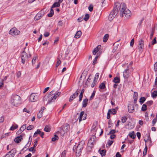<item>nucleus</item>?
Returning <instances> with one entry per match:
<instances>
[{
    "label": "nucleus",
    "mask_w": 157,
    "mask_h": 157,
    "mask_svg": "<svg viewBox=\"0 0 157 157\" xmlns=\"http://www.w3.org/2000/svg\"><path fill=\"white\" fill-rule=\"evenodd\" d=\"M114 7L117 10L118 12L120 11V14H123L122 13L126 10V5L124 3H121L120 4L118 2H117L115 3Z\"/></svg>",
    "instance_id": "f257e3e1"
},
{
    "label": "nucleus",
    "mask_w": 157,
    "mask_h": 157,
    "mask_svg": "<svg viewBox=\"0 0 157 157\" xmlns=\"http://www.w3.org/2000/svg\"><path fill=\"white\" fill-rule=\"evenodd\" d=\"M21 99L20 96L16 94L13 95L11 98V103L13 105L17 106L20 103Z\"/></svg>",
    "instance_id": "f03ea898"
},
{
    "label": "nucleus",
    "mask_w": 157,
    "mask_h": 157,
    "mask_svg": "<svg viewBox=\"0 0 157 157\" xmlns=\"http://www.w3.org/2000/svg\"><path fill=\"white\" fill-rule=\"evenodd\" d=\"M83 148V145L79 144H78L77 147L76 145L74 146L73 150L74 151L76 150V157H79L81 155Z\"/></svg>",
    "instance_id": "7ed1b4c3"
},
{
    "label": "nucleus",
    "mask_w": 157,
    "mask_h": 157,
    "mask_svg": "<svg viewBox=\"0 0 157 157\" xmlns=\"http://www.w3.org/2000/svg\"><path fill=\"white\" fill-rule=\"evenodd\" d=\"M52 95H51L50 93L47 96H45L43 98V101L44 102L47 101V104L53 102V99L52 97H53Z\"/></svg>",
    "instance_id": "20e7f679"
},
{
    "label": "nucleus",
    "mask_w": 157,
    "mask_h": 157,
    "mask_svg": "<svg viewBox=\"0 0 157 157\" xmlns=\"http://www.w3.org/2000/svg\"><path fill=\"white\" fill-rule=\"evenodd\" d=\"M117 13L118 11H117V10L115 8V7H114L113 10L112 11L109 15V20L110 21L112 20L117 14Z\"/></svg>",
    "instance_id": "39448f33"
},
{
    "label": "nucleus",
    "mask_w": 157,
    "mask_h": 157,
    "mask_svg": "<svg viewBox=\"0 0 157 157\" xmlns=\"http://www.w3.org/2000/svg\"><path fill=\"white\" fill-rule=\"evenodd\" d=\"M28 56L27 53L23 51L21 55V62L22 63L24 64L25 61H27Z\"/></svg>",
    "instance_id": "423d86ee"
},
{
    "label": "nucleus",
    "mask_w": 157,
    "mask_h": 157,
    "mask_svg": "<svg viewBox=\"0 0 157 157\" xmlns=\"http://www.w3.org/2000/svg\"><path fill=\"white\" fill-rule=\"evenodd\" d=\"M20 31L17 29L15 28H13L10 29L9 32V34L12 36L18 35L20 34Z\"/></svg>",
    "instance_id": "0eeeda50"
},
{
    "label": "nucleus",
    "mask_w": 157,
    "mask_h": 157,
    "mask_svg": "<svg viewBox=\"0 0 157 157\" xmlns=\"http://www.w3.org/2000/svg\"><path fill=\"white\" fill-rule=\"evenodd\" d=\"M80 91V90H79L78 89L75 93L73 94L72 95H71L69 99V101L70 102H71L73 99H75L76 98L78 95L79 92Z\"/></svg>",
    "instance_id": "6e6552de"
},
{
    "label": "nucleus",
    "mask_w": 157,
    "mask_h": 157,
    "mask_svg": "<svg viewBox=\"0 0 157 157\" xmlns=\"http://www.w3.org/2000/svg\"><path fill=\"white\" fill-rule=\"evenodd\" d=\"M37 95L35 94L32 93L30 95L29 100L31 102H35L37 100Z\"/></svg>",
    "instance_id": "1a4fd4ad"
},
{
    "label": "nucleus",
    "mask_w": 157,
    "mask_h": 157,
    "mask_svg": "<svg viewBox=\"0 0 157 157\" xmlns=\"http://www.w3.org/2000/svg\"><path fill=\"white\" fill-rule=\"evenodd\" d=\"M51 95H52L53 96L52 98L53 101L55 100V99L59 97V96L61 92H57L56 94H55V93L54 90H52L50 92Z\"/></svg>",
    "instance_id": "9d476101"
},
{
    "label": "nucleus",
    "mask_w": 157,
    "mask_h": 157,
    "mask_svg": "<svg viewBox=\"0 0 157 157\" xmlns=\"http://www.w3.org/2000/svg\"><path fill=\"white\" fill-rule=\"evenodd\" d=\"M44 12L43 10L40 11V13H38L35 16L34 19L35 21H37L40 19L44 15Z\"/></svg>",
    "instance_id": "9b49d317"
},
{
    "label": "nucleus",
    "mask_w": 157,
    "mask_h": 157,
    "mask_svg": "<svg viewBox=\"0 0 157 157\" xmlns=\"http://www.w3.org/2000/svg\"><path fill=\"white\" fill-rule=\"evenodd\" d=\"M123 14H120V16L123 17L125 16L126 17H128L130 16L131 14L130 11L128 10H126L124 11V12L122 13Z\"/></svg>",
    "instance_id": "f8f14e48"
},
{
    "label": "nucleus",
    "mask_w": 157,
    "mask_h": 157,
    "mask_svg": "<svg viewBox=\"0 0 157 157\" xmlns=\"http://www.w3.org/2000/svg\"><path fill=\"white\" fill-rule=\"evenodd\" d=\"M129 68L128 66H127V68L123 72V76L124 78H127L129 76Z\"/></svg>",
    "instance_id": "ddd939ff"
},
{
    "label": "nucleus",
    "mask_w": 157,
    "mask_h": 157,
    "mask_svg": "<svg viewBox=\"0 0 157 157\" xmlns=\"http://www.w3.org/2000/svg\"><path fill=\"white\" fill-rule=\"evenodd\" d=\"M86 114H85L84 111H82L79 118V122H80L82 120H85L86 119Z\"/></svg>",
    "instance_id": "4468645a"
},
{
    "label": "nucleus",
    "mask_w": 157,
    "mask_h": 157,
    "mask_svg": "<svg viewBox=\"0 0 157 157\" xmlns=\"http://www.w3.org/2000/svg\"><path fill=\"white\" fill-rule=\"evenodd\" d=\"M22 139V136H21V135H20L17 137L15 138L14 139V141L15 142L18 143L21 142Z\"/></svg>",
    "instance_id": "2eb2a0df"
},
{
    "label": "nucleus",
    "mask_w": 157,
    "mask_h": 157,
    "mask_svg": "<svg viewBox=\"0 0 157 157\" xmlns=\"http://www.w3.org/2000/svg\"><path fill=\"white\" fill-rule=\"evenodd\" d=\"M134 110V105L131 104H129L128 106V111L130 113L133 112Z\"/></svg>",
    "instance_id": "dca6fc26"
},
{
    "label": "nucleus",
    "mask_w": 157,
    "mask_h": 157,
    "mask_svg": "<svg viewBox=\"0 0 157 157\" xmlns=\"http://www.w3.org/2000/svg\"><path fill=\"white\" fill-rule=\"evenodd\" d=\"M101 46L100 45H99L96 48H95L93 51V54L94 55H96L97 53L99 51V49L101 48Z\"/></svg>",
    "instance_id": "f3484780"
},
{
    "label": "nucleus",
    "mask_w": 157,
    "mask_h": 157,
    "mask_svg": "<svg viewBox=\"0 0 157 157\" xmlns=\"http://www.w3.org/2000/svg\"><path fill=\"white\" fill-rule=\"evenodd\" d=\"M88 99L86 98L84 99L82 103V107L85 108L86 107L88 103Z\"/></svg>",
    "instance_id": "a211bd4d"
},
{
    "label": "nucleus",
    "mask_w": 157,
    "mask_h": 157,
    "mask_svg": "<svg viewBox=\"0 0 157 157\" xmlns=\"http://www.w3.org/2000/svg\"><path fill=\"white\" fill-rule=\"evenodd\" d=\"M69 128V126L68 124H66L65 126H64L62 130L64 132V134L66 133L68 130Z\"/></svg>",
    "instance_id": "6ab92c4d"
},
{
    "label": "nucleus",
    "mask_w": 157,
    "mask_h": 157,
    "mask_svg": "<svg viewBox=\"0 0 157 157\" xmlns=\"http://www.w3.org/2000/svg\"><path fill=\"white\" fill-rule=\"evenodd\" d=\"M82 34V32L81 31H78L75 35L74 37L76 39L78 38Z\"/></svg>",
    "instance_id": "aec40b11"
},
{
    "label": "nucleus",
    "mask_w": 157,
    "mask_h": 157,
    "mask_svg": "<svg viewBox=\"0 0 157 157\" xmlns=\"http://www.w3.org/2000/svg\"><path fill=\"white\" fill-rule=\"evenodd\" d=\"M113 81L116 83H118L120 82V78L117 77H116L114 78Z\"/></svg>",
    "instance_id": "412c9836"
},
{
    "label": "nucleus",
    "mask_w": 157,
    "mask_h": 157,
    "mask_svg": "<svg viewBox=\"0 0 157 157\" xmlns=\"http://www.w3.org/2000/svg\"><path fill=\"white\" fill-rule=\"evenodd\" d=\"M109 37V35L108 34H106L103 37V41L104 42H106Z\"/></svg>",
    "instance_id": "4be33fe9"
},
{
    "label": "nucleus",
    "mask_w": 157,
    "mask_h": 157,
    "mask_svg": "<svg viewBox=\"0 0 157 157\" xmlns=\"http://www.w3.org/2000/svg\"><path fill=\"white\" fill-rule=\"evenodd\" d=\"M94 141H93L92 142L91 139H90V140L88 141V145L90 147H92L94 145Z\"/></svg>",
    "instance_id": "5701e85b"
},
{
    "label": "nucleus",
    "mask_w": 157,
    "mask_h": 157,
    "mask_svg": "<svg viewBox=\"0 0 157 157\" xmlns=\"http://www.w3.org/2000/svg\"><path fill=\"white\" fill-rule=\"evenodd\" d=\"M51 128L50 126L48 125L45 126L44 130L47 132H49L50 131Z\"/></svg>",
    "instance_id": "b1692460"
},
{
    "label": "nucleus",
    "mask_w": 157,
    "mask_h": 157,
    "mask_svg": "<svg viewBox=\"0 0 157 157\" xmlns=\"http://www.w3.org/2000/svg\"><path fill=\"white\" fill-rule=\"evenodd\" d=\"M134 133V132L132 131L131 132H130L129 134L130 137L132 139H134L136 136L135 134Z\"/></svg>",
    "instance_id": "393cba45"
},
{
    "label": "nucleus",
    "mask_w": 157,
    "mask_h": 157,
    "mask_svg": "<svg viewBox=\"0 0 157 157\" xmlns=\"http://www.w3.org/2000/svg\"><path fill=\"white\" fill-rule=\"evenodd\" d=\"M40 132L41 131L39 129H37L36 131L34 133L33 136L34 137H36L38 134L40 135Z\"/></svg>",
    "instance_id": "a878e982"
},
{
    "label": "nucleus",
    "mask_w": 157,
    "mask_h": 157,
    "mask_svg": "<svg viewBox=\"0 0 157 157\" xmlns=\"http://www.w3.org/2000/svg\"><path fill=\"white\" fill-rule=\"evenodd\" d=\"M53 8H52L51 9L49 13L48 14V17H52L54 14V11L52 9Z\"/></svg>",
    "instance_id": "bb28decb"
},
{
    "label": "nucleus",
    "mask_w": 157,
    "mask_h": 157,
    "mask_svg": "<svg viewBox=\"0 0 157 157\" xmlns=\"http://www.w3.org/2000/svg\"><path fill=\"white\" fill-rule=\"evenodd\" d=\"M60 6V4L59 3L55 2L52 6V8H54L55 7H59Z\"/></svg>",
    "instance_id": "cd10ccee"
},
{
    "label": "nucleus",
    "mask_w": 157,
    "mask_h": 157,
    "mask_svg": "<svg viewBox=\"0 0 157 157\" xmlns=\"http://www.w3.org/2000/svg\"><path fill=\"white\" fill-rule=\"evenodd\" d=\"M99 88L101 89H103L105 88V86L104 82L101 83L99 86Z\"/></svg>",
    "instance_id": "c85d7f7f"
},
{
    "label": "nucleus",
    "mask_w": 157,
    "mask_h": 157,
    "mask_svg": "<svg viewBox=\"0 0 157 157\" xmlns=\"http://www.w3.org/2000/svg\"><path fill=\"white\" fill-rule=\"evenodd\" d=\"M113 140H109L108 141V146H107V144L106 145V147H109L113 143Z\"/></svg>",
    "instance_id": "c756f323"
},
{
    "label": "nucleus",
    "mask_w": 157,
    "mask_h": 157,
    "mask_svg": "<svg viewBox=\"0 0 157 157\" xmlns=\"http://www.w3.org/2000/svg\"><path fill=\"white\" fill-rule=\"evenodd\" d=\"M147 105L146 104H144L142 107V110L143 111H145L147 109Z\"/></svg>",
    "instance_id": "7c9ffc66"
},
{
    "label": "nucleus",
    "mask_w": 157,
    "mask_h": 157,
    "mask_svg": "<svg viewBox=\"0 0 157 157\" xmlns=\"http://www.w3.org/2000/svg\"><path fill=\"white\" fill-rule=\"evenodd\" d=\"M26 128V125L25 124L23 125L20 128V131L21 132L23 131Z\"/></svg>",
    "instance_id": "2f4dec72"
},
{
    "label": "nucleus",
    "mask_w": 157,
    "mask_h": 157,
    "mask_svg": "<svg viewBox=\"0 0 157 157\" xmlns=\"http://www.w3.org/2000/svg\"><path fill=\"white\" fill-rule=\"evenodd\" d=\"M146 98L144 97H141L140 99V102L142 104L145 101Z\"/></svg>",
    "instance_id": "473e14b6"
},
{
    "label": "nucleus",
    "mask_w": 157,
    "mask_h": 157,
    "mask_svg": "<svg viewBox=\"0 0 157 157\" xmlns=\"http://www.w3.org/2000/svg\"><path fill=\"white\" fill-rule=\"evenodd\" d=\"M59 138L56 135H54V137L52 138V140L53 141H55L58 140Z\"/></svg>",
    "instance_id": "72a5a7b5"
},
{
    "label": "nucleus",
    "mask_w": 157,
    "mask_h": 157,
    "mask_svg": "<svg viewBox=\"0 0 157 157\" xmlns=\"http://www.w3.org/2000/svg\"><path fill=\"white\" fill-rule=\"evenodd\" d=\"M43 113L41 111H40L37 115V118L39 119L40 118L42 117Z\"/></svg>",
    "instance_id": "f704fd0d"
},
{
    "label": "nucleus",
    "mask_w": 157,
    "mask_h": 157,
    "mask_svg": "<svg viewBox=\"0 0 157 157\" xmlns=\"http://www.w3.org/2000/svg\"><path fill=\"white\" fill-rule=\"evenodd\" d=\"M152 97L156 98L157 96V91H154L151 94Z\"/></svg>",
    "instance_id": "c9c22d12"
},
{
    "label": "nucleus",
    "mask_w": 157,
    "mask_h": 157,
    "mask_svg": "<svg viewBox=\"0 0 157 157\" xmlns=\"http://www.w3.org/2000/svg\"><path fill=\"white\" fill-rule=\"evenodd\" d=\"M106 151L105 150H102L100 151V154L102 156H104L105 155Z\"/></svg>",
    "instance_id": "e433bc0d"
},
{
    "label": "nucleus",
    "mask_w": 157,
    "mask_h": 157,
    "mask_svg": "<svg viewBox=\"0 0 157 157\" xmlns=\"http://www.w3.org/2000/svg\"><path fill=\"white\" fill-rule=\"evenodd\" d=\"M16 151L15 149H12L11 151H10L9 152L11 154L13 155V156H14L15 153H16Z\"/></svg>",
    "instance_id": "4c0bfd02"
},
{
    "label": "nucleus",
    "mask_w": 157,
    "mask_h": 157,
    "mask_svg": "<svg viewBox=\"0 0 157 157\" xmlns=\"http://www.w3.org/2000/svg\"><path fill=\"white\" fill-rule=\"evenodd\" d=\"M127 118L125 116H124L121 118V122L123 123H124L126 121Z\"/></svg>",
    "instance_id": "58836bf2"
},
{
    "label": "nucleus",
    "mask_w": 157,
    "mask_h": 157,
    "mask_svg": "<svg viewBox=\"0 0 157 157\" xmlns=\"http://www.w3.org/2000/svg\"><path fill=\"white\" fill-rule=\"evenodd\" d=\"M147 147L146 145L144 149V151L143 153V155L144 156L146 155L147 154Z\"/></svg>",
    "instance_id": "ea45409f"
},
{
    "label": "nucleus",
    "mask_w": 157,
    "mask_h": 157,
    "mask_svg": "<svg viewBox=\"0 0 157 157\" xmlns=\"http://www.w3.org/2000/svg\"><path fill=\"white\" fill-rule=\"evenodd\" d=\"M17 127L18 125L17 124H16L15 126L13 125L10 127V130H13L17 128Z\"/></svg>",
    "instance_id": "a19ab883"
},
{
    "label": "nucleus",
    "mask_w": 157,
    "mask_h": 157,
    "mask_svg": "<svg viewBox=\"0 0 157 157\" xmlns=\"http://www.w3.org/2000/svg\"><path fill=\"white\" fill-rule=\"evenodd\" d=\"M85 17L84 18V20L85 21H87L89 18L90 15L88 14H86L85 15Z\"/></svg>",
    "instance_id": "79ce46f5"
},
{
    "label": "nucleus",
    "mask_w": 157,
    "mask_h": 157,
    "mask_svg": "<svg viewBox=\"0 0 157 157\" xmlns=\"http://www.w3.org/2000/svg\"><path fill=\"white\" fill-rule=\"evenodd\" d=\"M98 53H97V56L95 57L94 59V60L93 63V65H94L96 63V61H97V59L98 57Z\"/></svg>",
    "instance_id": "37998d69"
},
{
    "label": "nucleus",
    "mask_w": 157,
    "mask_h": 157,
    "mask_svg": "<svg viewBox=\"0 0 157 157\" xmlns=\"http://www.w3.org/2000/svg\"><path fill=\"white\" fill-rule=\"evenodd\" d=\"M153 103V101H152L151 100L149 101H148L146 103V104L148 106H150Z\"/></svg>",
    "instance_id": "c03bdc74"
},
{
    "label": "nucleus",
    "mask_w": 157,
    "mask_h": 157,
    "mask_svg": "<svg viewBox=\"0 0 157 157\" xmlns=\"http://www.w3.org/2000/svg\"><path fill=\"white\" fill-rule=\"evenodd\" d=\"M34 128V126L33 125H30L27 128V129L28 130H30Z\"/></svg>",
    "instance_id": "a18cd8bd"
},
{
    "label": "nucleus",
    "mask_w": 157,
    "mask_h": 157,
    "mask_svg": "<svg viewBox=\"0 0 157 157\" xmlns=\"http://www.w3.org/2000/svg\"><path fill=\"white\" fill-rule=\"evenodd\" d=\"M111 112V110L110 109H109L108 110V112L107 113V119H109L110 118V113Z\"/></svg>",
    "instance_id": "49530a36"
},
{
    "label": "nucleus",
    "mask_w": 157,
    "mask_h": 157,
    "mask_svg": "<svg viewBox=\"0 0 157 157\" xmlns=\"http://www.w3.org/2000/svg\"><path fill=\"white\" fill-rule=\"evenodd\" d=\"M99 76V73H97L95 75V76L94 78V80H97V79H98Z\"/></svg>",
    "instance_id": "de8ad7c7"
},
{
    "label": "nucleus",
    "mask_w": 157,
    "mask_h": 157,
    "mask_svg": "<svg viewBox=\"0 0 157 157\" xmlns=\"http://www.w3.org/2000/svg\"><path fill=\"white\" fill-rule=\"evenodd\" d=\"M95 94V91H94L93 93H92V94L91 95V96H90V100H91V99H93V98H94Z\"/></svg>",
    "instance_id": "09e8293b"
},
{
    "label": "nucleus",
    "mask_w": 157,
    "mask_h": 157,
    "mask_svg": "<svg viewBox=\"0 0 157 157\" xmlns=\"http://www.w3.org/2000/svg\"><path fill=\"white\" fill-rule=\"evenodd\" d=\"M88 9L91 12L93 11V6L92 5H90L88 7Z\"/></svg>",
    "instance_id": "8fccbe9b"
},
{
    "label": "nucleus",
    "mask_w": 157,
    "mask_h": 157,
    "mask_svg": "<svg viewBox=\"0 0 157 157\" xmlns=\"http://www.w3.org/2000/svg\"><path fill=\"white\" fill-rule=\"evenodd\" d=\"M115 132H116V131L115 130H114V129L112 130H111L110 131V132H109V133L107 134V135H109V134H113L115 133Z\"/></svg>",
    "instance_id": "3c124183"
},
{
    "label": "nucleus",
    "mask_w": 157,
    "mask_h": 157,
    "mask_svg": "<svg viewBox=\"0 0 157 157\" xmlns=\"http://www.w3.org/2000/svg\"><path fill=\"white\" fill-rule=\"evenodd\" d=\"M58 61L56 63V67H57L61 63V61L60 59H59V58L58 57Z\"/></svg>",
    "instance_id": "603ef678"
},
{
    "label": "nucleus",
    "mask_w": 157,
    "mask_h": 157,
    "mask_svg": "<svg viewBox=\"0 0 157 157\" xmlns=\"http://www.w3.org/2000/svg\"><path fill=\"white\" fill-rule=\"evenodd\" d=\"M13 155L11 154L9 152L6 154L5 157H13Z\"/></svg>",
    "instance_id": "864d4df0"
},
{
    "label": "nucleus",
    "mask_w": 157,
    "mask_h": 157,
    "mask_svg": "<svg viewBox=\"0 0 157 157\" xmlns=\"http://www.w3.org/2000/svg\"><path fill=\"white\" fill-rule=\"evenodd\" d=\"M66 153V151L65 150L63 151L62 153L61 157H65Z\"/></svg>",
    "instance_id": "5fc2aeb1"
},
{
    "label": "nucleus",
    "mask_w": 157,
    "mask_h": 157,
    "mask_svg": "<svg viewBox=\"0 0 157 157\" xmlns=\"http://www.w3.org/2000/svg\"><path fill=\"white\" fill-rule=\"evenodd\" d=\"M139 45L144 46V41L142 39H141L139 41Z\"/></svg>",
    "instance_id": "6e6d98bb"
},
{
    "label": "nucleus",
    "mask_w": 157,
    "mask_h": 157,
    "mask_svg": "<svg viewBox=\"0 0 157 157\" xmlns=\"http://www.w3.org/2000/svg\"><path fill=\"white\" fill-rule=\"evenodd\" d=\"M151 43H152V44L153 45L156 43L157 41L156 40V37H155L154 38L153 40L152 41Z\"/></svg>",
    "instance_id": "4d7b16f0"
},
{
    "label": "nucleus",
    "mask_w": 157,
    "mask_h": 157,
    "mask_svg": "<svg viewBox=\"0 0 157 157\" xmlns=\"http://www.w3.org/2000/svg\"><path fill=\"white\" fill-rule=\"evenodd\" d=\"M37 58L36 57H33L32 61V63L33 64H34L36 62V59Z\"/></svg>",
    "instance_id": "13d9d810"
},
{
    "label": "nucleus",
    "mask_w": 157,
    "mask_h": 157,
    "mask_svg": "<svg viewBox=\"0 0 157 157\" xmlns=\"http://www.w3.org/2000/svg\"><path fill=\"white\" fill-rule=\"evenodd\" d=\"M154 70L155 71L157 72V62L154 64Z\"/></svg>",
    "instance_id": "bf43d9fd"
},
{
    "label": "nucleus",
    "mask_w": 157,
    "mask_h": 157,
    "mask_svg": "<svg viewBox=\"0 0 157 157\" xmlns=\"http://www.w3.org/2000/svg\"><path fill=\"white\" fill-rule=\"evenodd\" d=\"M97 82V80H94V81L91 85V86L92 87H93L95 86Z\"/></svg>",
    "instance_id": "052dcab7"
},
{
    "label": "nucleus",
    "mask_w": 157,
    "mask_h": 157,
    "mask_svg": "<svg viewBox=\"0 0 157 157\" xmlns=\"http://www.w3.org/2000/svg\"><path fill=\"white\" fill-rule=\"evenodd\" d=\"M134 44V39H132L130 42V46H133Z\"/></svg>",
    "instance_id": "680f3d73"
},
{
    "label": "nucleus",
    "mask_w": 157,
    "mask_h": 157,
    "mask_svg": "<svg viewBox=\"0 0 157 157\" xmlns=\"http://www.w3.org/2000/svg\"><path fill=\"white\" fill-rule=\"evenodd\" d=\"M38 141L37 140L35 141L34 144H33V148H35L37 146V144Z\"/></svg>",
    "instance_id": "e2e57ef3"
},
{
    "label": "nucleus",
    "mask_w": 157,
    "mask_h": 157,
    "mask_svg": "<svg viewBox=\"0 0 157 157\" xmlns=\"http://www.w3.org/2000/svg\"><path fill=\"white\" fill-rule=\"evenodd\" d=\"M4 120L3 116H2L0 118V122L2 123L4 121Z\"/></svg>",
    "instance_id": "0e129e2a"
},
{
    "label": "nucleus",
    "mask_w": 157,
    "mask_h": 157,
    "mask_svg": "<svg viewBox=\"0 0 157 157\" xmlns=\"http://www.w3.org/2000/svg\"><path fill=\"white\" fill-rule=\"evenodd\" d=\"M136 135L137 136V137H138V138L139 140L140 139V136H141V134L140 132H137L136 133Z\"/></svg>",
    "instance_id": "69168bd1"
},
{
    "label": "nucleus",
    "mask_w": 157,
    "mask_h": 157,
    "mask_svg": "<svg viewBox=\"0 0 157 157\" xmlns=\"http://www.w3.org/2000/svg\"><path fill=\"white\" fill-rule=\"evenodd\" d=\"M49 35V33L48 32H45L44 34V36L45 37L48 36Z\"/></svg>",
    "instance_id": "338daca9"
},
{
    "label": "nucleus",
    "mask_w": 157,
    "mask_h": 157,
    "mask_svg": "<svg viewBox=\"0 0 157 157\" xmlns=\"http://www.w3.org/2000/svg\"><path fill=\"white\" fill-rule=\"evenodd\" d=\"M116 157H121V155L120 154L119 152H117L116 155Z\"/></svg>",
    "instance_id": "774afa93"
}]
</instances>
